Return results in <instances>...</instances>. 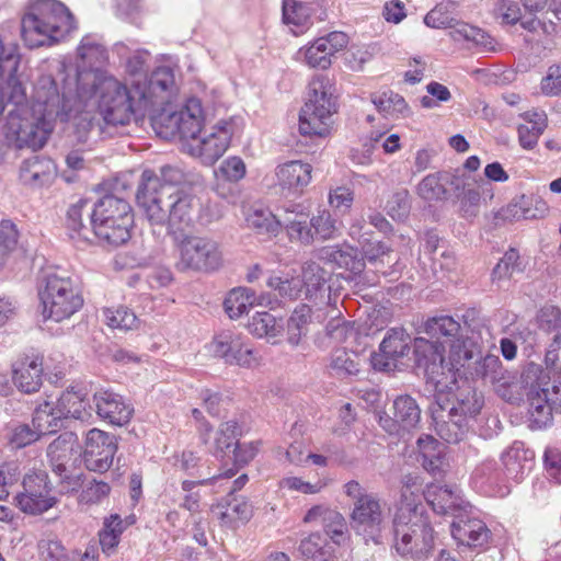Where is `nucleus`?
Wrapping results in <instances>:
<instances>
[{
	"label": "nucleus",
	"mask_w": 561,
	"mask_h": 561,
	"mask_svg": "<svg viewBox=\"0 0 561 561\" xmlns=\"http://www.w3.org/2000/svg\"><path fill=\"white\" fill-rule=\"evenodd\" d=\"M38 80L34 87V115L24 116L18 110H11L5 123L0 128V139L3 138L8 147L15 149L30 148L32 150L41 149L47 141L53 130V119L61 122H71L64 119L59 115H50L47 105L37 100Z\"/></svg>",
	"instance_id": "8"
},
{
	"label": "nucleus",
	"mask_w": 561,
	"mask_h": 561,
	"mask_svg": "<svg viewBox=\"0 0 561 561\" xmlns=\"http://www.w3.org/2000/svg\"><path fill=\"white\" fill-rule=\"evenodd\" d=\"M76 27L69 9L57 0L37 1L21 21L22 38L30 48L62 41Z\"/></svg>",
	"instance_id": "6"
},
{
	"label": "nucleus",
	"mask_w": 561,
	"mask_h": 561,
	"mask_svg": "<svg viewBox=\"0 0 561 561\" xmlns=\"http://www.w3.org/2000/svg\"><path fill=\"white\" fill-rule=\"evenodd\" d=\"M250 333L259 339L280 336L284 330L282 319H276L267 311L255 312L248 323Z\"/></svg>",
	"instance_id": "46"
},
{
	"label": "nucleus",
	"mask_w": 561,
	"mask_h": 561,
	"mask_svg": "<svg viewBox=\"0 0 561 561\" xmlns=\"http://www.w3.org/2000/svg\"><path fill=\"white\" fill-rule=\"evenodd\" d=\"M423 496L432 510L439 515L454 514L459 507L458 494L445 485L428 484Z\"/></svg>",
	"instance_id": "39"
},
{
	"label": "nucleus",
	"mask_w": 561,
	"mask_h": 561,
	"mask_svg": "<svg viewBox=\"0 0 561 561\" xmlns=\"http://www.w3.org/2000/svg\"><path fill=\"white\" fill-rule=\"evenodd\" d=\"M39 287L38 296L44 320L60 322L73 316L83 305V298L70 277L48 273Z\"/></svg>",
	"instance_id": "12"
},
{
	"label": "nucleus",
	"mask_w": 561,
	"mask_h": 561,
	"mask_svg": "<svg viewBox=\"0 0 561 561\" xmlns=\"http://www.w3.org/2000/svg\"><path fill=\"white\" fill-rule=\"evenodd\" d=\"M319 259L345 268L354 276L360 275L365 268L364 259L359 257L356 249L347 244L323 247L319 250Z\"/></svg>",
	"instance_id": "34"
},
{
	"label": "nucleus",
	"mask_w": 561,
	"mask_h": 561,
	"mask_svg": "<svg viewBox=\"0 0 561 561\" xmlns=\"http://www.w3.org/2000/svg\"><path fill=\"white\" fill-rule=\"evenodd\" d=\"M104 316L107 325L113 329L133 330L138 327V319L136 314L126 307H118L116 309H105Z\"/></svg>",
	"instance_id": "62"
},
{
	"label": "nucleus",
	"mask_w": 561,
	"mask_h": 561,
	"mask_svg": "<svg viewBox=\"0 0 561 561\" xmlns=\"http://www.w3.org/2000/svg\"><path fill=\"white\" fill-rule=\"evenodd\" d=\"M19 232L10 220L0 222V270L3 267L9 254L15 249Z\"/></svg>",
	"instance_id": "64"
},
{
	"label": "nucleus",
	"mask_w": 561,
	"mask_h": 561,
	"mask_svg": "<svg viewBox=\"0 0 561 561\" xmlns=\"http://www.w3.org/2000/svg\"><path fill=\"white\" fill-rule=\"evenodd\" d=\"M75 451L76 438L71 433L61 434L49 444L47 456L56 474L68 478L66 473Z\"/></svg>",
	"instance_id": "35"
},
{
	"label": "nucleus",
	"mask_w": 561,
	"mask_h": 561,
	"mask_svg": "<svg viewBox=\"0 0 561 561\" xmlns=\"http://www.w3.org/2000/svg\"><path fill=\"white\" fill-rule=\"evenodd\" d=\"M179 205L172 210L153 206L150 217L156 226H165L179 253L178 265L182 270L195 272H215L224 264V254L218 241L207 236L187 234L185 230L193 224L194 211H191L187 199H178Z\"/></svg>",
	"instance_id": "2"
},
{
	"label": "nucleus",
	"mask_w": 561,
	"mask_h": 561,
	"mask_svg": "<svg viewBox=\"0 0 561 561\" xmlns=\"http://www.w3.org/2000/svg\"><path fill=\"white\" fill-rule=\"evenodd\" d=\"M534 451L522 442H514L502 455L501 463L506 482H520L534 467Z\"/></svg>",
	"instance_id": "27"
},
{
	"label": "nucleus",
	"mask_w": 561,
	"mask_h": 561,
	"mask_svg": "<svg viewBox=\"0 0 561 561\" xmlns=\"http://www.w3.org/2000/svg\"><path fill=\"white\" fill-rule=\"evenodd\" d=\"M88 206L89 202L87 199H80L69 207L67 211V228L70 231L71 239L90 240V233L93 232L92 227L84 225L82 221Z\"/></svg>",
	"instance_id": "53"
},
{
	"label": "nucleus",
	"mask_w": 561,
	"mask_h": 561,
	"mask_svg": "<svg viewBox=\"0 0 561 561\" xmlns=\"http://www.w3.org/2000/svg\"><path fill=\"white\" fill-rule=\"evenodd\" d=\"M255 300L254 290L247 287H237L228 293L224 306L230 319H238L249 311Z\"/></svg>",
	"instance_id": "47"
},
{
	"label": "nucleus",
	"mask_w": 561,
	"mask_h": 561,
	"mask_svg": "<svg viewBox=\"0 0 561 561\" xmlns=\"http://www.w3.org/2000/svg\"><path fill=\"white\" fill-rule=\"evenodd\" d=\"M424 331L431 337H444L445 341L442 343L443 345L450 342L451 339L462 335L460 323L447 314L428 318L424 323Z\"/></svg>",
	"instance_id": "45"
},
{
	"label": "nucleus",
	"mask_w": 561,
	"mask_h": 561,
	"mask_svg": "<svg viewBox=\"0 0 561 561\" xmlns=\"http://www.w3.org/2000/svg\"><path fill=\"white\" fill-rule=\"evenodd\" d=\"M299 550L304 557L313 561H327L331 556L325 538L319 533L311 534L301 540Z\"/></svg>",
	"instance_id": "59"
},
{
	"label": "nucleus",
	"mask_w": 561,
	"mask_h": 561,
	"mask_svg": "<svg viewBox=\"0 0 561 561\" xmlns=\"http://www.w3.org/2000/svg\"><path fill=\"white\" fill-rule=\"evenodd\" d=\"M62 419L55 405L54 401H44L34 410L32 417V426L38 436L50 434L61 426Z\"/></svg>",
	"instance_id": "42"
},
{
	"label": "nucleus",
	"mask_w": 561,
	"mask_h": 561,
	"mask_svg": "<svg viewBox=\"0 0 561 561\" xmlns=\"http://www.w3.org/2000/svg\"><path fill=\"white\" fill-rule=\"evenodd\" d=\"M330 368L341 377L355 375L359 371L358 356L345 348H336L332 352Z\"/></svg>",
	"instance_id": "58"
},
{
	"label": "nucleus",
	"mask_w": 561,
	"mask_h": 561,
	"mask_svg": "<svg viewBox=\"0 0 561 561\" xmlns=\"http://www.w3.org/2000/svg\"><path fill=\"white\" fill-rule=\"evenodd\" d=\"M87 214L94 236L104 244L119 247L129 240L134 215L124 197L107 194Z\"/></svg>",
	"instance_id": "10"
},
{
	"label": "nucleus",
	"mask_w": 561,
	"mask_h": 561,
	"mask_svg": "<svg viewBox=\"0 0 561 561\" xmlns=\"http://www.w3.org/2000/svg\"><path fill=\"white\" fill-rule=\"evenodd\" d=\"M174 73L170 67H158L149 77L142 80H133L135 93L144 94V107H149L162 103L174 88Z\"/></svg>",
	"instance_id": "21"
},
{
	"label": "nucleus",
	"mask_w": 561,
	"mask_h": 561,
	"mask_svg": "<svg viewBox=\"0 0 561 561\" xmlns=\"http://www.w3.org/2000/svg\"><path fill=\"white\" fill-rule=\"evenodd\" d=\"M363 256L371 264L390 263L391 249L381 241H370L365 234H359Z\"/></svg>",
	"instance_id": "60"
},
{
	"label": "nucleus",
	"mask_w": 561,
	"mask_h": 561,
	"mask_svg": "<svg viewBox=\"0 0 561 561\" xmlns=\"http://www.w3.org/2000/svg\"><path fill=\"white\" fill-rule=\"evenodd\" d=\"M18 51L19 46L14 42L0 35V116L7 104L19 107L26 101L25 89L15 76L20 62Z\"/></svg>",
	"instance_id": "15"
},
{
	"label": "nucleus",
	"mask_w": 561,
	"mask_h": 561,
	"mask_svg": "<svg viewBox=\"0 0 561 561\" xmlns=\"http://www.w3.org/2000/svg\"><path fill=\"white\" fill-rule=\"evenodd\" d=\"M117 451V439L114 435L92 428L88 432L84 447V462L89 470L107 471Z\"/></svg>",
	"instance_id": "20"
},
{
	"label": "nucleus",
	"mask_w": 561,
	"mask_h": 561,
	"mask_svg": "<svg viewBox=\"0 0 561 561\" xmlns=\"http://www.w3.org/2000/svg\"><path fill=\"white\" fill-rule=\"evenodd\" d=\"M156 123L164 128V130L159 131L164 137L179 136L184 149L185 142L194 140L203 130L202 102L197 98H191L179 111L161 114Z\"/></svg>",
	"instance_id": "16"
},
{
	"label": "nucleus",
	"mask_w": 561,
	"mask_h": 561,
	"mask_svg": "<svg viewBox=\"0 0 561 561\" xmlns=\"http://www.w3.org/2000/svg\"><path fill=\"white\" fill-rule=\"evenodd\" d=\"M56 76L38 78L37 100L45 103L50 115L71 119L79 133L89 131L96 113L107 125L126 126L146 112L144 94L103 71L79 72L60 65Z\"/></svg>",
	"instance_id": "1"
},
{
	"label": "nucleus",
	"mask_w": 561,
	"mask_h": 561,
	"mask_svg": "<svg viewBox=\"0 0 561 561\" xmlns=\"http://www.w3.org/2000/svg\"><path fill=\"white\" fill-rule=\"evenodd\" d=\"M481 348L472 339L463 334L451 339L447 344H438L424 337L414 340V357L417 368L423 369L428 383L435 390L453 389Z\"/></svg>",
	"instance_id": "3"
},
{
	"label": "nucleus",
	"mask_w": 561,
	"mask_h": 561,
	"mask_svg": "<svg viewBox=\"0 0 561 561\" xmlns=\"http://www.w3.org/2000/svg\"><path fill=\"white\" fill-rule=\"evenodd\" d=\"M278 485L283 490L313 495L320 493L328 485V480L318 479L316 482H309L300 477H285L279 480Z\"/></svg>",
	"instance_id": "61"
},
{
	"label": "nucleus",
	"mask_w": 561,
	"mask_h": 561,
	"mask_svg": "<svg viewBox=\"0 0 561 561\" xmlns=\"http://www.w3.org/2000/svg\"><path fill=\"white\" fill-rule=\"evenodd\" d=\"M393 415L403 430H411L421 420V409L410 396H400L393 401Z\"/></svg>",
	"instance_id": "51"
},
{
	"label": "nucleus",
	"mask_w": 561,
	"mask_h": 561,
	"mask_svg": "<svg viewBox=\"0 0 561 561\" xmlns=\"http://www.w3.org/2000/svg\"><path fill=\"white\" fill-rule=\"evenodd\" d=\"M242 435L240 424L230 420L222 422L216 431L209 423H203L201 442L206 446L207 450L215 457H225L227 451L236 445Z\"/></svg>",
	"instance_id": "23"
},
{
	"label": "nucleus",
	"mask_w": 561,
	"mask_h": 561,
	"mask_svg": "<svg viewBox=\"0 0 561 561\" xmlns=\"http://www.w3.org/2000/svg\"><path fill=\"white\" fill-rule=\"evenodd\" d=\"M529 402L530 427L540 430L552 422L551 407L561 408V374L528 363L520 375Z\"/></svg>",
	"instance_id": "9"
},
{
	"label": "nucleus",
	"mask_w": 561,
	"mask_h": 561,
	"mask_svg": "<svg viewBox=\"0 0 561 561\" xmlns=\"http://www.w3.org/2000/svg\"><path fill=\"white\" fill-rule=\"evenodd\" d=\"M335 89L325 76H317L309 83L308 100L299 115V131L305 136H327L336 113Z\"/></svg>",
	"instance_id": "11"
},
{
	"label": "nucleus",
	"mask_w": 561,
	"mask_h": 561,
	"mask_svg": "<svg viewBox=\"0 0 561 561\" xmlns=\"http://www.w3.org/2000/svg\"><path fill=\"white\" fill-rule=\"evenodd\" d=\"M525 124L518 126V139L524 149H533L546 128V116L543 113L526 112L523 114Z\"/></svg>",
	"instance_id": "44"
},
{
	"label": "nucleus",
	"mask_w": 561,
	"mask_h": 561,
	"mask_svg": "<svg viewBox=\"0 0 561 561\" xmlns=\"http://www.w3.org/2000/svg\"><path fill=\"white\" fill-rule=\"evenodd\" d=\"M305 298L314 304H325L330 298V273L316 262H306L298 275Z\"/></svg>",
	"instance_id": "26"
},
{
	"label": "nucleus",
	"mask_w": 561,
	"mask_h": 561,
	"mask_svg": "<svg viewBox=\"0 0 561 561\" xmlns=\"http://www.w3.org/2000/svg\"><path fill=\"white\" fill-rule=\"evenodd\" d=\"M519 0H499L495 7V14L497 19L504 24H516L520 23L522 27L535 32L541 26L540 20L536 16H528L525 11L522 10Z\"/></svg>",
	"instance_id": "38"
},
{
	"label": "nucleus",
	"mask_w": 561,
	"mask_h": 561,
	"mask_svg": "<svg viewBox=\"0 0 561 561\" xmlns=\"http://www.w3.org/2000/svg\"><path fill=\"white\" fill-rule=\"evenodd\" d=\"M408 477L401 492V503L393 519L394 548L402 557L421 559L434 546V531L424 506L420 503V488Z\"/></svg>",
	"instance_id": "4"
},
{
	"label": "nucleus",
	"mask_w": 561,
	"mask_h": 561,
	"mask_svg": "<svg viewBox=\"0 0 561 561\" xmlns=\"http://www.w3.org/2000/svg\"><path fill=\"white\" fill-rule=\"evenodd\" d=\"M183 180L181 170L174 167L165 165L157 175L152 170H145L138 184L136 201L138 206L151 226L157 222L150 217L151 209L161 208L164 213L172 210L178 206V199H187L190 202L191 211L195 210L196 202L193 195L181 190L178 184ZM168 216V214H165Z\"/></svg>",
	"instance_id": "7"
},
{
	"label": "nucleus",
	"mask_w": 561,
	"mask_h": 561,
	"mask_svg": "<svg viewBox=\"0 0 561 561\" xmlns=\"http://www.w3.org/2000/svg\"><path fill=\"white\" fill-rule=\"evenodd\" d=\"M15 505L25 514L41 515L57 502L48 474L45 470L33 469L24 474L22 491L14 496Z\"/></svg>",
	"instance_id": "17"
},
{
	"label": "nucleus",
	"mask_w": 561,
	"mask_h": 561,
	"mask_svg": "<svg viewBox=\"0 0 561 561\" xmlns=\"http://www.w3.org/2000/svg\"><path fill=\"white\" fill-rule=\"evenodd\" d=\"M313 9L298 0L283 1V21L295 35L305 33L312 25Z\"/></svg>",
	"instance_id": "40"
},
{
	"label": "nucleus",
	"mask_w": 561,
	"mask_h": 561,
	"mask_svg": "<svg viewBox=\"0 0 561 561\" xmlns=\"http://www.w3.org/2000/svg\"><path fill=\"white\" fill-rule=\"evenodd\" d=\"M135 523L133 515L122 518L118 514H111L103 520V526L99 531V541L102 551L112 556L119 545L123 533Z\"/></svg>",
	"instance_id": "36"
},
{
	"label": "nucleus",
	"mask_w": 561,
	"mask_h": 561,
	"mask_svg": "<svg viewBox=\"0 0 561 561\" xmlns=\"http://www.w3.org/2000/svg\"><path fill=\"white\" fill-rule=\"evenodd\" d=\"M451 535L460 545L482 549L489 546L492 536L485 523L476 517H459L453 522Z\"/></svg>",
	"instance_id": "29"
},
{
	"label": "nucleus",
	"mask_w": 561,
	"mask_h": 561,
	"mask_svg": "<svg viewBox=\"0 0 561 561\" xmlns=\"http://www.w3.org/2000/svg\"><path fill=\"white\" fill-rule=\"evenodd\" d=\"M43 357L25 355L13 364L12 380L24 393H34L43 383Z\"/></svg>",
	"instance_id": "28"
},
{
	"label": "nucleus",
	"mask_w": 561,
	"mask_h": 561,
	"mask_svg": "<svg viewBox=\"0 0 561 561\" xmlns=\"http://www.w3.org/2000/svg\"><path fill=\"white\" fill-rule=\"evenodd\" d=\"M210 348L217 357L229 365L254 369L262 363V356L250 341L233 331H224L217 334L210 344Z\"/></svg>",
	"instance_id": "18"
},
{
	"label": "nucleus",
	"mask_w": 561,
	"mask_h": 561,
	"mask_svg": "<svg viewBox=\"0 0 561 561\" xmlns=\"http://www.w3.org/2000/svg\"><path fill=\"white\" fill-rule=\"evenodd\" d=\"M373 103L385 117L389 118L403 117L409 112L405 100L390 90L374 94Z\"/></svg>",
	"instance_id": "48"
},
{
	"label": "nucleus",
	"mask_w": 561,
	"mask_h": 561,
	"mask_svg": "<svg viewBox=\"0 0 561 561\" xmlns=\"http://www.w3.org/2000/svg\"><path fill=\"white\" fill-rule=\"evenodd\" d=\"M248 226L259 233L276 234L280 230L278 215L266 208H254L247 216Z\"/></svg>",
	"instance_id": "55"
},
{
	"label": "nucleus",
	"mask_w": 561,
	"mask_h": 561,
	"mask_svg": "<svg viewBox=\"0 0 561 561\" xmlns=\"http://www.w3.org/2000/svg\"><path fill=\"white\" fill-rule=\"evenodd\" d=\"M430 407L438 436L448 444L459 443L469 430L470 422L480 413L483 397L470 385L453 386V389L435 390Z\"/></svg>",
	"instance_id": "5"
},
{
	"label": "nucleus",
	"mask_w": 561,
	"mask_h": 561,
	"mask_svg": "<svg viewBox=\"0 0 561 561\" xmlns=\"http://www.w3.org/2000/svg\"><path fill=\"white\" fill-rule=\"evenodd\" d=\"M322 527L327 536H329L334 543L341 545L345 541L347 524L344 516L336 510L329 512L325 522L322 523Z\"/></svg>",
	"instance_id": "63"
},
{
	"label": "nucleus",
	"mask_w": 561,
	"mask_h": 561,
	"mask_svg": "<svg viewBox=\"0 0 561 561\" xmlns=\"http://www.w3.org/2000/svg\"><path fill=\"white\" fill-rule=\"evenodd\" d=\"M417 446L424 469L434 476L442 473L447 466L444 444L425 435L417 439Z\"/></svg>",
	"instance_id": "37"
},
{
	"label": "nucleus",
	"mask_w": 561,
	"mask_h": 561,
	"mask_svg": "<svg viewBox=\"0 0 561 561\" xmlns=\"http://www.w3.org/2000/svg\"><path fill=\"white\" fill-rule=\"evenodd\" d=\"M455 41H465L483 51L493 50V39L483 30L470 24H460L453 31Z\"/></svg>",
	"instance_id": "56"
},
{
	"label": "nucleus",
	"mask_w": 561,
	"mask_h": 561,
	"mask_svg": "<svg viewBox=\"0 0 561 561\" xmlns=\"http://www.w3.org/2000/svg\"><path fill=\"white\" fill-rule=\"evenodd\" d=\"M267 286L274 290L280 298L296 300L302 295V286L298 275L283 274L271 275L267 279Z\"/></svg>",
	"instance_id": "54"
},
{
	"label": "nucleus",
	"mask_w": 561,
	"mask_h": 561,
	"mask_svg": "<svg viewBox=\"0 0 561 561\" xmlns=\"http://www.w3.org/2000/svg\"><path fill=\"white\" fill-rule=\"evenodd\" d=\"M471 482L481 492L504 495L503 486L506 483L502 467L495 460H485L479 463L471 474Z\"/></svg>",
	"instance_id": "33"
},
{
	"label": "nucleus",
	"mask_w": 561,
	"mask_h": 561,
	"mask_svg": "<svg viewBox=\"0 0 561 561\" xmlns=\"http://www.w3.org/2000/svg\"><path fill=\"white\" fill-rule=\"evenodd\" d=\"M39 438L34 427L27 423H11L3 431V439L11 449L24 448Z\"/></svg>",
	"instance_id": "49"
},
{
	"label": "nucleus",
	"mask_w": 561,
	"mask_h": 561,
	"mask_svg": "<svg viewBox=\"0 0 561 561\" xmlns=\"http://www.w3.org/2000/svg\"><path fill=\"white\" fill-rule=\"evenodd\" d=\"M348 36L344 32L334 31L316 38L296 53V60L310 68L328 69L333 57L347 47Z\"/></svg>",
	"instance_id": "19"
},
{
	"label": "nucleus",
	"mask_w": 561,
	"mask_h": 561,
	"mask_svg": "<svg viewBox=\"0 0 561 561\" xmlns=\"http://www.w3.org/2000/svg\"><path fill=\"white\" fill-rule=\"evenodd\" d=\"M55 173V163L47 158L34 156L23 162L20 175L24 183L43 184L53 178Z\"/></svg>",
	"instance_id": "43"
},
{
	"label": "nucleus",
	"mask_w": 561,
	"mask_h": 561,
	"mask_svg": "<svg viewBox=\"0 0 561 561\" xmlns=\"http://www.w3.org/2000/svg\"><path fill=\"white\" fill-rule=\"evenodd\" d=\"M312 165L300 160H291L275 168L276 185L288 194H301L312 179Z\"/></svg>",
	"instance_id": "25"
},
{
	"label": "nucleus",
	"mask_w": 561,
	"mask_h": 561,
	"mask_svg": "<svg viewBox=\"0 0 561 561\" xmlns=\"http://www.w3.org/2000/svg\"><path fill=\"white\" fill-rule=\"evenodd\" d=\"M180 463L187 474L197 478V480H184L182 482V489L185 492H190L196 485H208L219 479H229L236 474V470L229 469L222 473L211 476L209 467L201 465V458L193 451H183Z\"/></svg>",
	"instance_id": "31"
},
{
	"label": "nucleus",
	"mask_w": 561,
	"mask_h": 561,
	"mask_svg": "<svg viewBox=\"0 0 561 561\" xmlns=\"http://www.w3.org/2000/svg\"><path fill=\"white\" fill-rule=\"evenodd\" d=\"M77 53L78 57L82 62L81 66H73L71 64L60 61L57 64L55 72L49 73L48 76H56L60 65L73 67L79 72L101 71L100 67H102L107 60V51L104 45L100 42V39L96 36L93 35H87L81 39L77 48Z\"/></svg>",
	"instance_id": "30"
},
{
	"label": "nucleus",
	"mask_w": 561,
	"mask_h": 561,
	"mask_svg": "<svg viewBox=\"0 0 561 561\" xmlns=\"http://www.w3.org/2000/svg\"><path fill=\"white\" fill-rule=\"evenodd\" d=\"M98 415L113 425L123 426L131 419L134 409L124 398L110 390H99L93 396Z\"/></svg>",
	"instance_id": "24"
},
{
	"label": "nucleus",
	"mask_w": 561,
	"mask_h": 561,
	"mask_svg": "<svg viewBox=\"0 0 561 561\" xmlns=\"http://www.w3.org/2000/svg\"><path fill=\"white\" fill-rule=\"evenodd\" d=\"M239 131L236 118L221 119L194 140L185 142L184 150L205 165L216 163L229 148L231 138Z\"/></svg>",
	"instance_id": "14"
},
{
	"label": "nucleus",
	"mask_w": 561,
	"mask_h": 561,
	"mask_svg": "<svg viewBox=\"0 0 561 561\" xmlns=\"http://www.w3.org/2000/svg\"><path fill=\"white\" fill-rule=\"evenodd\" d=\"M54 402L62 420L72 417L85 421L91 416L89 403L80 391L67 390Z\"/></svg>",
	"instance_id": "41"
},
{
	"label": "nucleus",
	"mask_w": 561,
	"mask_h": 561,
	"mask_svg": "<svg viewBox=\"0 0 561 561\" xmlns=\"http://www.w3.org/2000/svg\"><path fill=\"white\" fill-rule=\"evenodd\" d=\"M344 493L354 502L351 513L353 529L375 540L381 533L386 513L377 495L368 493L357 481L352 480L344 484Z\"/></svg>",
	"instance_id": "13"
},
{
	"label": "nucleus",
	"mask_w": 561,
	"mask_h": 561,
	"mask_svg": "<svg viewBox=\"0 0 561 561\" xmlns=\"http://www.w3.org/2000/svg\"><path fill=\"white\" fill-rule=\"evenodd\" d=\"M410 335L402 328L390 329L379 345V352L371 355V365L380 371L391 370L396 363L408 355Z\"/></svg>",
	"instance_id": "22"
},
{
	"label": "nucleus",
	"mask_w": 561,
	"mask_h": 561,
	"mask_svg": "<svg viewBox=\"0 0 561 561\" xmlns=\"http://www.w3.org/2000/svg\"><path fill=\"white\" fill-rule=\"evenodd\" d=\"M416 194L426 202L447 199L449 191L445 187L443 173H431L423 178L416 186Z\"/></svg>",
	"instance_id": "52"
},
{
	"label": "nucleus",
	"mask_w": 561,
	"mask_h": 561,
	"mask_svg": "<svg viewBox=\"0 0 561 561\" xmlns=\"http://www.w3.org/2000/svg\"><path fill=\"white\" fill-rule=\"evenodd\" d=\"M311 308L301 304L295 308L287 321V341L290 345L297 346L308 332L311 322Z\"/></svg>",
	"instance_id": "50"
},
{
	"label": "nucleus",
	"mask_w": 561,
	"mask_h": 561,
	"mask_svg": "<svg viewBox=\"0 0 561 561\" xmlns=\"http://www.w3.org/2000/svg\"><path fill=\"white\" fill-rule=\"evenodd\" d=\"M221 522L227 526H234L238 522H245L251 516L250 504L240 499H232L226 505L217 507Z\"/></svg>",
	"instance_id": "57"
},
{
	"label": "nucleus",
	"mask_w": 561,
	"mask_h": 561,
	"mask_svg": "<svg viewBox=\"0 0 561 561\" xmlns=\"http://www.w3.org/2000/svg\"><path fill=\"white\" fill-rule=\"evenodd\" d=\"M463 382L469 380H482L493 386L500 383L505 385V370L499 356L488 354L485 356L478 355L472 364L465 373Z\"/></svg>",
	"instance_id": "32"
}]
</instances>
